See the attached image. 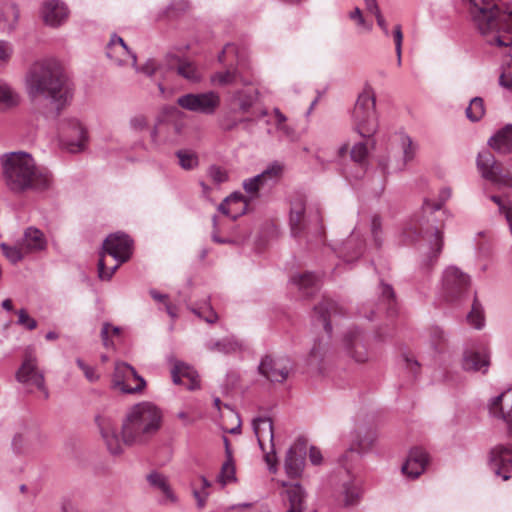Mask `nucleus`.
I'll use <instances>...</instances> for the list:
<instances>
[{
    "label": "nucleus",
    "instance_id": "obj_1",
    "mask_svg": "<svg viewBox=\"0 0 512 512\" xmlns=\"http://www.w3.org/2000/svg\"><path fill=\"white\" fill-rule=\"evenodd\" d=\"M162 419V411L155 404L147 401L137 403L128 409L122 420L120 437L110 413L101 411L94 418L107 450L112 455H120L123 444H146L160 430Z\"/></svg>",
    "mask_w": 512,
    "mask_h": 512
},
{
    "label": "nucleus",
    "instance_id": "obj_2",
    "mask_svg": "<svg viewBox=\"0 0 512 512\" xmlns=\"http://www.w3.org/2000/svg\"><path fill=\"white\" fill-rule=\"evenodd\" d=\"M25 89L33 102L49 101L53 110L47 118H56L71 100V83L62 64L56 59H44L34 63L25 76Z\"/></svg>",
    "mask_w": 512,
    "mask_h": 512
},
{
    "label": "nucleus",
    "instance_id": "obj_3",
    "mask_svg": "<svg viewBox=\"0 0 512 512\" xmlns=\"http://www.w3.org/2000/svg\"><path fill=\"white\" fill-rule=\"evenodd\" d=\"M451 196L449 188H443L439 194V202L425 200L422 206L423 215L415 216L404 229V236L409 241H420L423 257L420 269L428 273L438 262L444 246L443 229L436 225L435 212L440 210L443 203Z\"/></svg>",
    "mask_w": 512,
    "mask_h": 512
},
{
    "label": "nucleus",
    "instance_id": "obj_4",
    "mask_svg": "<svg viewBox=\"0 0 512 512\" xmlns=\"http://www.w3.org/2000/svg\"><path fill=\"white\" fill-rule=\"evenodd\" d=\"M3 177L8 189L14 193H43L50 190L54 178L49 169L38 166L26 152H11L2 162Z\"/></svg>",
    "mask_w": 512,
    "mask_h": 512
},
{
    "label": "nucleus",
    "instance_id": "obj_5",
    "mask_svg": "<svg viewBox=\"0 0 512 512\" xmlns=\"http://www.w3.org/2000/svg\"><path fill=\"white\" fill-rule=\"evenodd\" d=\"M471 19L490 45L507 47L512 40V11L501 5V0H468Z\"/></svg>",
    "mask_w": 512,
    "mask_h": 512
},
{
    "label": "nucleus",
    "instance_id": "obj_6",
    "mask_svg": "<svg viewBox=\"0 0 512 512\" xmlns=\"http://www.w3.org/2000/svg\"><path fill=\"white\" fill-rule=\"evenodd\" d=\"M103 250L98 261V276L101 280H110L120 264L130 259L133 241L127 234L116 232L105 239Z\"/></svg>",
    "mask_w": 512,
    "mask_h": 512
},
{
    "label": "nucleus",
    "instance_id": "obj_7",
    "mask_svg": "<svg viewBox=\"0 0 512 512\" xmlns=\"http://www.w3.org/2000/svg\"><path fill=\"white\" fill-rule=\"evenodd\" d=\"M218 61L226 64L227 69L215 73L211 77L212 82L219 85H230L237 82L245 86L252 84V80L242 73V70L247 67L244 51H240L235 44H226L218 55Z\"/></svg>",
    "mask_w": 512,
    "mask_h": 512
},
{
    "label": "nucleus",
    "instance_id": "obj_8",
    "mask_svg": "<svg viewBox=\"0 0 512 512\" xmlns=\"http://www.w3.org/2000/svg\"><path fill=\"white\" fill-rule=\"evenodd\" d=\"M375 104V97L370 91L362 92L355 103L352 111L353 129L362 138L372 139L378 131Z\"/></svg>",
    "mask_w": 512,
    "mask_h": 512
},
{
    "label": "nucleus",
    "instance_id": "obj_9",
    "mask_svg": "<svg viewBox=\"0 0 512 512\" xmlns=\"http://www.w3.org/2000/svg\"><path fill=\"white\" fill-rule=\"evenodd\" d=\"M321 213L318 205L309 206L306 210V202L302 196H298L291 202L289 225L294 237L300 236L308 227V224L319 225Z\"/></svg>",
    "mask_w": 512,
    "mask_h": 512
},
{
    "label": "nucleus",
    "instance_id": "obj_10",
    "mask_svg": "<svg viewBox=\"0 0 512 512\" xmlns=\"http://www.w3.org/2000/svg\"><path fill=\"white\" fill-rule=\"evenodd\" d=\"M15 377L27 389L37 388L43 392L45 399L49 397V392L45 387L44 375L38 369V360L32 348L26 349L22 364L16 371Z\"/></svg>",
    "mask_w": 512,
    "mask_h": 512
},
{
    "label": "nucleus",
    "instance_id": "obj_11",
    "mask_svg": "<svg viewBox=\"0 0 512 512\" xmlns=\"http://www.w3.org/2000/svg\"><path fill=\"white\" fill-rule=\"evenodd\" d=\"M477 169L481 176L494 186L512 187V177L508 173H503L501 164L489 150H483L478 153Z\"/></svg>",
    "mask_w": 512,
    "mask_h": 512
},
{
    "label": "nucleus",
    "instance_id": "obj_12",
    "mask_svg": "<svg viewBox=\"0 0 512 512\" xmlns=\"http://www.w3.org/2000/svg\"><path fill=\"white\" fill-rule=\"evenodd\" d=\"M470 277L456 266L447 267L442 276V294L446 301L461 299L468 291Z\"/></svg>",
    "mask_w": 512,
    "mask_h": 512
},
{
    "label": "nucleus",
    "instance_id": "obj_13",
    "mask_svg": "<svg viewBox=\"0 0 512 512\" xmlns=\"http://www.w3.org/2000/svg\"><path fill=\"white\" fill-rule=\"evenodd\" d=\"M177 104L188 111L212 115L220 105V96L217 92L188 93L177 99Z\"/></svg>",
    "mask_w": 512,
    "mask_h": 512
},
{
    "label": "nucleus",
    "instance_id": "obj_14",
    "mask_svg": "<svg viewBox=\"0 0 512 512\" xmlns=\"http://www.w3.org/2000/svg\"><path fill=\"white\" fill-rule=\"evenodd\" d=\"M112 385L123 393L133 394L143 391L145 380L127 363H117L115 366Z\"/></svg>",
    "mask_w": 512,
    "mask_h": 512
},
{
    "label": "nucleus",
    "instance_id": "obj_15",
    "mask_svg": "<svg viewBox=\"0 0 512 512\" xmlns=\"http://www.w3.org/2000/svg\"><path fill=\"white\" fill-rule=\"evenodd\" d=\"M343 347L346 354L357 363H364L370 359L367 338L358 328H351L344 334Z\"/></svg>",
    "mask_w": 512,
    "mask_h": 512
},
{
    "label": "nucleus",
    "instance_id": "obj_16",
    "mask_svg": "<svg viewBox=\"0 0 512 512\" xmlns=\"http://www.w3.org/2000/svg\"><path fill=\"white\" fill-rule=\"evenodd\" d=\"M61 141L63 145L72 153L80 152L84 149L87 132L77 119H68L60 127Z\"/></svg>",
    "mask_w": 512,
    "mask_h": 512
},
{
    "label": "nucleus",
    "instance_id": "obj_17",
    "mask_svg": "<svg viewBox=\"0 0 512 512\" xmlns=\"http://www.w3.org/2000/svg\"><path fill=\"white\" fill-rule=\"evenodd\" d=\"M292 369L288 359L265 356L262 358L258 371L267 380L273 383H283L289 376Z\"/></svg>",
    "mask_w": 512,
    "mask_h": 512
},
{
    "label": "nucleus",
    "instance_id": "obj_18",
    "mask_svg": "<svg viewBox=\"0 0 512 512\" xmlns=\"http://www.w3.org/2000/svg\"><path fill=\"white\" fill-rule=\"evenodd\" d=\"M489 466L504 481L511 478L512 445H497L490 451Z\"/></svg>",
    "mask_w": 512,
    "mask_h": 512
},
{
    "label": "nucleus",
    "instance_id": "obj_19",
    "mask_svg": "<svg viewBox=\"0 0 512 512\" xmlns=\"http://www.w3.org/2000/svg\"><path fill=\"white\" fill-rule=\"evenodd\" d=\"M491 351L487 347H477L465 350L462 367L467 372L486 374L491 364Z\"/></svg>",
    "mask_w": 512,
    "mask_h": 512
},
{
    "label": "nucleus",
    "instance_id": "obj_20",
    "mask_svg": "<svg viewBox=\"0 0 512 512\" xmlns=\"http://www.w3.org/2000/svg\"><path fill=\"white\" fill-rule=\"evenodd\" d=\"M490 414L501 419L507 425V434L512 436V390L502 392L494 397L489 404Z\"/></svg>",
    "mask_w": 512,
    "mask_h": 512
},
{
    "label": "nucleus",
    "instance_id": "obj_21",
    "mask_svg": "<svg viewBox=\"0 0 512 512\" xmlns=\"http://www.w3.org/2000/svg\"><path fill=\"white\" fill-rule=\"evenodd\" d=\"M283 172V166L277 162L269 165L262 173L244 180L243 188L249 195V200L255 199L261 187L264 186L267 180L278 179Z\"/></svg>",
    "mask_w": 512,
    "mask_h": 512
},
{
    "label": "nucleus",
    "instance_id": "obj_22",
    "mask_svg": "<svg viewBox=\"0 0 512 512\" xmlns=\"http://www.w3.org/2000/svg\"><path fill=\"white\" fill-rule=\"evenodd\" d=\"M41 16L46 25L56 28L68 19L69 10L60 0H47L42 5Z\"/></svg>",
    "mask_w": 512,
    "mask_h": 512
},
{
    "label": "nucleus",
    "instance_id": "obj_23",
    "mask_svg": "<svg viewBox=\"0 0 512 512\" xmlns=\"http://www.w3.org/2000/svg\"><path fill=\"white\" fill-rule=\"evenodd\" d=\"M340 494L343 496L345 506L356 505L361 497V482L345 467L341 472Z\"/></svg>",
    "mask_w": 512,
    "mask_h": 512
},
{
    "label": "nucleus",
    "instance_id": "obj_24",
    "mask_svg": "<svg viewBox=\"0 0 512 512\" xmlns=\"http://www.w3.org/2000/svg\"><path fill=\"white\" fill-rule=\"evenodd\" d=\"M428 454L419 447L410 450L405 463L402 465V473L408 478H418L426 469L428 464Z\"/></svg>",
    "mask_w": 512,
    "mask_h": 512
},
{
    "label": "nucleus",
    "instance_id": "obj_25",
    "mask_svg": "<svg viewBox=\"0 0 512 512\" xmlns=\"http://www.w3.org/2000/svg\"><path fill=\"white\" fill-rule=\"evenodd\" d=\"M106 55L118 65H125L131 59L136 66V55L130 51L123 38L114 34L106 47Z\"/></svg>",
    "mask_w": 512,
    "mask_h": 512
},
{
    "label": "nucleus",
    "instance_id": "obj_26",
    "mask_svg": "<svg viewBox=\"0 0 512 512\" xmlns=\"http://www.w3.org/2000/svg\"><path fill=\"white\" fill-rule=\"evenodd\" d=\"M306 448L304 443H295L287 451L285 458V471L291 478L301 476L305 465Z\"/></svg>",
    "mask_w": 512,
    "mask_h": 512
},
{
    "label": "nucleus",
    "instance_id": "obj_27",
    "mask_svg": "<svg viewBox=\"0 0 512 512\" xmlns=\"http://www.w3.org/2000/svg\"><path fill=\"white\" fill-rule=\"evenodd\" d=\"M315 314L318 315V320L323 325L324 330L328 335L332 333L331 320L336 316L344 314L343 308L332 299L324 298L317 306L314 307Z\"/></svg>",
    "mask_w": 512,
    "mask_h": 512
},
{
    "label": "nucleus",
    "instance_id": "obj_28",
    "mask_svg": "<svg viewBox=\"0 0 512 512\" xmlns=\"http://www.w3.org/2000/svg\"><path fill=\"white\" fill-rule=\"evenodd\" d=\"M249 201V198H246L241 192H234L219 204L218 210L231 219L236 220L246 212Z\"/></svg>",
    "mask_w": 512,
    "mask_h": 512
},
{
    "label": "nucleus",
    "instance_id": "obj_29",
    "mask_svg": "<svg viewBox=\"0 0 512 512\" xmlns=\"http://www.w3.org/2000/svg\"><path fill=\"white\" fill-rule=\"evenodd\" d=\"M19 245L26 254L37 253L47 248V239L40 229L28 227L25 229Z\"/></svg>",
    "mask_w": 512,
    "mask_h": 512
},
{
    "label": "nucleus",
    "instance_id": "obj_30",
    "mask_svg": "<svg viewBox=\"0 0 512 512\" xmlns=\"http://www.w3.org/2000/svg\"><path fill=\"white\" fill-rule=\"evenodd\" d=\"M395 136L403 156L402 160L397 162L393 171H403L406 165L415 159L419 145L405 132H398Z\"/></svg>",
    "mask_w": 512,
    "mask_h": 512
},
{
    "label": "nucleus",
    "instance_id": "obj_31",
    "mask_svg": "<svg viewBox=\"0 0 512 512\" xmlns=\"http://www.w3.org/2000/svg\"><path fill=\"white\" fill-rule=\"evenodd\" d=\"M172 380L175 384L184 385L193 390L199 387L198 375L190 366L183 362H176L171 370Z\"/></svg>",
    "mask_w": 512,
    "mask_h": 512
},
{
    "label": "nucleus",
    "instance_id": "obj_32",
    "mask_svg": "<svg viewBox=\"0 0 512 512\" xmlns=\"http://www.w3.org/2000/svg\"><path fill=\"white\" fill-rule=\"evenodd\" d=\"M488 145L500 154L512 153V124H506L488 140Z\"/></svg>",
    "mask_w": 512,
    "mask_h": 512
},
{
    "label": "nucleus",
    "instance_id": "obj_33",
    "mask_svg": "<svg viewBox=\"0 0 512 512\" xmlns=\"http://www.w3.org/2000/svg\"><path fill=\"white\" fill-rule=\"evenodd\" d=\"M291 283L297 287L304 297L312 296L318 289L320 279L311 272L294 275Z\"/></svg>",
    "mask_w": 512,
    "mask_h": 512
},
{
    "label": "nucleus",
    "instance_id": "obj_34",
    "mask_svg": "<svg viewBox=\"0 0 512 512\" xmlns=\"http://www.w3.org/2000/svg\"><path fill=\"white\" fill-rule=\"evenodd\" d=\"M171 69L176 70L177 74L186 80L196 83L201 80V74L195 64L187 59L172 57L170 62Z\"/></svg>",
    "mask_w": 512,
    "mask_h": 512
},
{
    "label": "nucleus",
    "instance_id": "obj_35",
    "mask_svg": "<svg viewBox=\"0 0 512 512\" xmlns=\"http://www.w3.org/2000/svg\"><path fill=\"white\" fill-rule=\"evenodd\" d=\"M369 149L365 142L355 143L350 150V158L357 165V172L352 177L358 179L364 176L368 168Z\"/></svg>",
    "mask_w": 512,
    "mask_h": 512
},
{
    "label": "nucleus",
    "instance_id": "obj_36",
    "mask_svg": "<svg viewBox=\"0 0 512 512\" xmlns=\"http://www.w3.org/2000/svg\"><path fill=\"white\" fill-rule=\"evenodd\" d=\"M283 486H286L285 494L289 504L286 512H303L306 493L302 486L298 483L288 486L283 483Z\"/></svg>",
    "mask_w": 512,
    "mask_h": 512
},
{
    "label": "nucleus",
    "instance_id": "obj_37",
    "mask_svg": "<svg viewBox=\"0 0 512 512\" xmlns=\"http://www.w3.org/2000/svg\"><path fill=\"white\" fill-rule=\"evenodd\" d=\"M207 350L223 354H232L242 350V343L234 336H227L219 340H211L205 344Z\"/></svg>",
    "mask_w": 512,
    "mask_h": 512
},
{
    "label": "nucleus",
    "instance_id": "obj_38",
    "mask_svg": "<svg viewBox=\"0 0 512 512\" xmlns=\"http://www.w3.org/2000/svg\"><path fill=\"white\" fill-rule=\"evenodd\" d=\"M19 18V10L15 3L7 1L3 4L0 11V31H12Z\"/></svg>",
    "mask_w": 512,
    "mask_h": 512
},
{
    "label": "nucleus",
    "instance_id": "obj_39",
    "mask_svg": "<svg viewBox=\"0 0 512 512\" xmlns=\"http://www.w3.org/2000/svg\"><path fill=\"white\" fill-rule=\"evenodd\" d=\"M258 98V91L256 89H241L235 91L230 99L233 106H237L241 112H248Z\"/></svg>",
    "mask_w": 512,
    "mask_h": 512
},
{
    "label": "nucleus",
    "instance_id": "obj_40",
    "mask_svg": "<svg viewBox=\"0 0 512 512\" xmlns=\"http://www.w3.org/2000/svg\"><path fill=\"white\" fill-rule=\"evenodd\" d=\"M252 427L261 448L263 446L264 437H267L269 441L273 443V423L269 417H257L253 419Z\"/></svg>",
    "mask_w": 512,
    "mask_h": 512
},
{
    "label": "nucleus",
    "instance_id": "obj_41",
    "mask_svg": "<svg viewBox=\"0 0 512 512\" xmlns=\"http://www.w3.org/2000/svg\"><path fill=\"white\" fill-rule=\"evenodd\" d=\"M147 481L151 486L159 489L169 502L175 503L177 501V497L171 490L167 478L163 474L152 472L147 476Z\"/></svg>",
    "mask_w": 512,
    "mask_h": 512
},
{
    "label": "nucleus",
    "instance_id": "obj_42",
    "mask_svg": "<svg viewBox=\"0 0 512 512\" xmlns=\"http://www.w3.org/2000/svg\"><path fill=\"white\" fill-rule=\"evenodd\" d=\"M18 94L5 82L0 80V111H5L17 106Z\"/></svg>",
    "mask_w": 512,
    "mask_h": 512
},
{
    "label": "nucleus",
    "instance_id": "obj_43",
    "mask_svg": "<svg viewBox=\"0 0 512 512\" xmlns=\"http://www.w3.org/2000/svg\"><path fill=\"white\" fill-rule=\"evenodd\" d=\"M364 243L362 240L356 239L355 235H351L344 243L343 257L346 262L358 258L363 253Z\"/></svg>",
    "mask_w": 512,
    "mask_h": 512
},
{
    "label": "nucleus",
    "instance_id": "obj_44",
    "mask_svg": "<svg viewBox=\"0 0 512 512\" xmlns=\"http://www.w3.org/2000/svg\"><path fill=\"white\" fill-rule=\"evenodd\" d=\"M167 130V140L170 142H177L180 137L184 135L186 124L181 119H175L164 123Z\"/></svg>",
    "mask_w": 512,
    "mask_h": 512
},
{
    "label": "nucleus",
    "instance_id": "obj_45",
    "mask_svg": "<svg viewBox=\"0 0 512 512\" xmlns=\"http://www.w3.org/2000/svg\"><path fill=\"white\" fill-rule=\"evenodd\" d=\"M225 443L228 442L227 438H224ZM226 449L228 451V444H226ZM235 480V466L233 464L230 453H228V459L222 464L220 474L218 476V481L222 486H225L228 482Z\"/></svg>",
    "mask_w": 512,
    "mask_h": 512
},
{
    "label": "nucleus",
    "instance_id": "obj_46",
    "mask_svg": "<svg viewBox=\"0 0 512 512\" xmlns=\"http://www.w3.org/2000/svg\"><path fill=\"white\" fill-rule=\"evenodd\" d=\"M485 113L484 101L480 97L473 98L466 108V116L472 122L479 121Z\"/></svg>",
    "mask_w": 512,
    "mask_h": 512
},
{
    "label": "nucleus",
    "instance_id": "obj_47",
    "mask_svg": "<svg viewBox=\"0 0 512 512\" xmlns=\"http://www.w3.org/2000/svg\"><path fill=\"white\" fill-rule=\"evenodd\" d=\"M180 166L185 170H192L199 164L198 156L196 153L188 150H179L176 153Z\"/></svg>",
    "mask_w": 512,
    "mask_h": 512
},
{
    "label": "nucleus",
    "instance_id": "obj_48",
    "mask_svg": "<svg viewBox=\"0 0 512 512\" xmlns=\"http://www.w3.org/2000/svg\"><path fill=\"white\" fill-rule=\"evenodd\" d=\"M374 441H375V438L372 435H369V436H367V437H365L363 439H359L351 447L349 452L344 455L343 461L344 462L346 461V458L348 457L349 454L350 455L356 454V456L359 458L361 454L367 452L372 447Z\"/></svg>",
    "mask_w": 512,
    "mask_h": 512
},
{
    "label": "nucleus",
    "instance_id": "obj_49",
    "mask_svg": "<svg viewBox=\"0 0 512 512\" xmlns=\"http://www.w3.org/2000/svg\"><path fill=\"white\" fill-rule=\"evenodd\" d=\"M0 247L5 257L11 263H17L21 261L26 254L19 244L16 246H10L6 243H1Z\"/></svg>",
    "mask_w": 512,
    "mask_h": 512
},
{
    "label": "nucleus",
    "instance_id": "obj_50",
    "mask_svg": "<svg viewBox=\"0 0 512 512\" xmlns=\"http://www.w3.org/2000/svg\"><path fill=\"white\" fill-rule=\"evenodd\" d=\"M193 313L196 314L199 318L203 319L205 322L209 324H213L218 320V315L212 308L209 303H204L203 305L193 308Z\"/></svg>",
    "mask_w": 512,
    "mask_h": 512
},
{
    "label": "nucleus",
    "instance_id": "obj_51",
    "mask_svg": "<svg viewBox=\"0 0 512 512\" xmlns=\"http://www.w3.org/2000/svg\"><path fill=\"white\" fill-rule=\"evenodd\" d=\"M468 322L476 329H481L484 326V315L480 303L474 300L472 309L467 316Z\"/></svg>",
    "mask_w": 512,
    "mask_h": 512
},
{
    "label": "nucleus",
    "instance_id": "obj_52",
    "mask_svg": "<svg viewBox=\"0 0 512 512\" xmlns=\"http://www.w3.org/2000/svg\"><path fill=\"white\" fill-rule=\"evenodd\" d=\"M207 174L212 182L217 185L225 183L229 179L228 172L224 168L217 165H211L207 170Z\"/></svg>",
    "mask_w": 512,
    "mask_h": 512
},
{
    "label": "nucleus",
    "instance_id": "obj_53",
    "mask_svg": "<svg viewBox=\"0 0 512 512\" xmlns=\"http://www.w3.org/2000/svg\"><path fill=\"white\" fill-rule=\"evenodd\" d=\"M120 328L112 326L110 323H104L101 329V339L103 345L108 348L113 345V342L109 339V335L118 336L120 334Z\"/></svg>",
    "mask_w": 512,
    "mask_h": 512
},
{
    "label": "nucleus",
    "instance_id": "obj_54",
    "mask_svg": "<svg viewBox=\"0 0 512 512\" xmlns=\"http://www.w3.org/2000/svg\"><path fill=\"white\" fill-rule=\"evenodd\" d=\"M490 199L494 203H496L498 205L500 212H504L505 213L506 220H507V222L509 224V228H510V231H511V234H512V202L507 206L503 202L501 197L496 196V195L490 196Z\"/></svg>",
    "mask_w": 512,
    "mask_h": 512
},
{
    "label": "nucleus",
    "instance_id": "obj_55",
    "mask_svg": "<svg viewBox=\"0 0 512 512\" xmlns=\"http://www.w3.org/2000/svg\"><path fill=\"white\" fill-rule=\"evenodd\" d=\"M490 199L494 203H496L498 205L500 212H504L505 213L506 220H507V222L509 224V228H510V231H511V234H512V202L507 206L503 202L501 197L496 196V195L490 196Z\"/></svg>",
    "mask_w": 512,
    "mask_h": 512
},
{
    "label": "nucleus",
    "instance_id": "obj_56",
    "mask_svg": "<svg viewBox=\"0 0 512 512\" xmlns=\"http://www.w3.org/2000/svg\"><path fill=\"white\" fill-rule=\"evenodd\" d=\"M17 323L28 330H34L37 327V321L30 317L25 309H20L18 312Z\"/></svg>",
    "mask_w": 512,
    "mask_h": 512
},
{
    "label": "nucleus",
    "instance_id": "obj_57",
    "mask_svg": "<svg viewBox=\"0 0 512 512\" xmlns=\"http://www.w3.org/2000/svg\"><path fill=\"white\" fill-rule=\"evenodd\" d=\"M380 232H381V219L379 216L375 215L372 217V220H371V233H372L374 242L377 247H380L382 244Z\"/></svg>",
    "mask_w": 512,
    "mask_h": 512
},
{
    "label": "nucleus",
    "instance_id": "obj_58",
    "mask_svg": "<svg viewBox=\"0 0 512 512\" xmlns=\"http://www.w3.org/2000/svg\"><path fill=\"white\" fill-rule=\"evenodd\" d=\"M350 18L352 20H355L357 25L362 27L365 31H371L372 30V23L370 22H367L365 20V18L363 17L362 15V12L359 8H355L351 13H350Z\"/></svg>",
    "mask_w": 512,
    "mask_h": 512
},
{
    "label": "nucleus",
    "instance_id": "obj_59",
    "mask_svg": "<svg viewBox=\"0 0 512 512\" xmlns=\"http://www.w3.org/2000/svg\"><path fill=\"white\" fill-rule=\"evenodd\" d=\"M380 291H381L382 300L386 301L388 304V307L390 308L395 300V293H394L393 288L388 284L381 283Z\"/></svg>",
    "mask_w": 512,
    "mask_h": 512
},
{
    "label": "nucleus",
    "instance_id": "obj_60",
    "mask_svg": "<svg viewBox=\"0 0 512 512\" xmlns=\"http://www.w3.org/2000/svg\"><path fill=\"white\" fill-rule=\"evenodd\" d=\"M76 363H77L78 367L83 371L87 380H89L90 382H95L99 379V376L96 373V371L94 370V368L85 364L80 358H78L76 360Z\"/></svg>",
    "mask_w": 512,
    "mask_h": 512
},
{
    "label": "nucleus",
    "instance_id": "obj_61",
    "mask_svg": "<svg viewBox=\"0 0 512 512\" xmlns=\"http://www.w3.org/2000/svg\"><path fill=\"white\" fill-rule=\"evenodd\" d=\"M129 124L133 130L142 131L147 127L148 120L145 115L138 114L130 119Z\"/></svg>",
    "mask_w": 512,
    "mask_h": 512
},
{
    "label": "nucleus",
    "instance_id": "obj_62",
    "mask_svg": "<svg viewBox=\"0 0 512 512\" xmlns=\"http://www.w3.org/2000/svg\"><path fill=\"white\" fill-rule=\"evenodd\" d=\"M393 38H394V43H395L396 56L400 57V55L402 54V43H403V33H402V28H401L400 24H397L394 27Z\"/></svg>",
    "mask_w": 512,
    "mask_h": 512
},
{
    "label": "nucleus",
    "instance_id": "obj_63",
    "mask_svg": "<svg viewBox=\"0 0 512 512\" xmlns=\"http://www.w3.org/2000/svg\"><path fill=\"white\" fill-rule=\"evenodd\" d=\"M499 81L502 86L512 89V59L500 75Z\"/></svg>",
    "mask_w": 512,
    "mask_h": 512
},
{
    "label": "nucleus",
    "instance_id": "obj_64",
    "mask_svg": "<svg viewBox=\"0 0 512 512\" xmlns=\"http://www.w3.org/2000/svg\"><path fill=\"white\" fill-rule=\"evenodd\" d=\"M13 53L12 46L6 41H0V63L7 62Z\"/></svg>",
    "mask_w": 512,
    "mask_h": 512
}]
</instances>
